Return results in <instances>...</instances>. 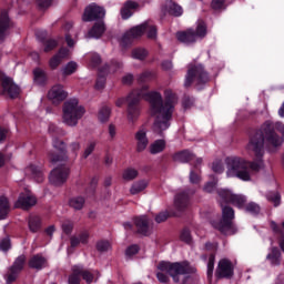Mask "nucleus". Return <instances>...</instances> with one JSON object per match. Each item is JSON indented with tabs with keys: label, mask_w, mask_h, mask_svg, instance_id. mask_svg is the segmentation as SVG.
<instances>
[{
	"label": "nucleus",
	"mask_w": 284,
	"mask_h": 284,
	"mask_svg": "<svg viewBox=\"0 0 284 284\" xmlns=\"http://www.w3.org/2000/svg\"><path fill=\"white\" fill-rule=\"evenodd\" d=\"M284 124L283 122L266 121L256 133L251 138L246 149L253 152L255 160L253 162L246 161L239 156H229L225 159L226 176L240 179V181H251L252 174L250 171L258 172L265 168L263 156L265 154V146L268 150H276L283 145Z\"/></svg>",
	"instance_id": "1"
},
{
	"label": "nucleus",
	"mask_w": 284,
	"mask_h": 284,
	"mask_svg": "<svg viewBox=\"0 0 284 284\" xmlns=\"http://www.w3.org/2000/svg\"><path fill=\"white\" fill-rule=\"evenodd\" d=\"M148 90L149 87L143 85L140 90L132 91L126 99H118L115 105L116 108H121L128 102L126 119L130 123H134L141 114L139 102L141 99H144L150 103L151 116H154L155 119L153 123V132H155V134H163L165 130L170 129L172 114H174V105H176L179 99L172 90H166L164 92L165 101H163L161 93L156 91L148 92Z\"/></svg>",
	"instance_id": "2"
},
{
	"label": "nucleus",
	"mask_w": 284,
	"mask_h": 284,
	"mask_svg": "<svg viewBox=\"0 0 284 284\" xmlns=\"http://www.w3.org/2000/svg\"><path fill=\"white\" fill-rule=\"evenodd\" d=\"M220 205L222 207V221L220 222H212L211 225L224 234V236H232L236 234L239 230L235 227L234 223V209L231 206H226L227 203L235 205L240 210L245 207V203H247V199L241 194H234L232 191L227 189H220L217 190Z\"/></svg>",
	"instance_id": "3"
},
{
	"label": "nucleus",
	"mask_w": 284,
	"mask_h": 284,
	"mask_svg": "<svg viewBox=\"0 0 284 284\" xmlns=\"http://www.w3.org/2000/svg\"><path fill=\"white\" fill-rule=\"evenodd\" d=\"M158 270H160V272H158L156 277L160 283H168L170 281V277H168L169 274L174 283L191 284L192 276H190V274L196 272V268L191 266L187 262H160Z\"/></svg>",
	"instance_id": "4"
},
{
	"label": "nucleus",
	"mask_w": 284,
	"mask_h": 284,
	"mask_svg": "<svg viewBox=\"0 0 284 284\" xmlns=\"http://www.w3.org/2000/svg\"><path fill=\"white\" fill-rule=\"evenodd\" d=\"M83 114H85V108L79 104V100L69 99L62 106V123L69 128H77L79 121L83 119Z\"/></svg>",
	"instance_id": "5"
},
{
	"label": "nucleus",
	"mask_w": 284,
	"mask_h": 284,
	"mask_svg": "<svg viewBox=\"0 0 284 284\" xmlns=\"http://www.w3.org/2000/svg\"><path fill=\"white\" fill-rule=\"evenodd\" d=\"M205 37H207V24L203 20L197 21L195 31L189 29L176 33L178 41L185 45H192V43H196L199 40L205 39Z\"/></svg>",
	"instance_id": "6"
},
{
	"label": "nucleus",
	"mask_w": 284,
	"mask_h": 284,
	"mask_svg": "<svg viewBox=\"0 0 284 284\" xmlns=\"http://www.w3.org/2000/svg\"><path fill=\"white\" fill-rule=\"evenodd\" d=\"M194 81L197 82V85H203V83H207V81H210V75H207V72H205L201 64L189 68L184 81L185 88H190Z\"/></svg>",
	"instance_id": "7"
},
{
	"label": "nucleus",
	"mask_w": 284,
	"mask_h": 284,
	"mask_svg": "<svg viewBox=\"0 0 284 284\" xmlns=\"http://www.w3.org/2000/svg\"><path fill=\"white\" fill-rule=\"evenodd\" d=\"M52 145L54 151L49 153V161L51 163H63V161H68L65 142L55 138L53 139Z\"/></svg>",
	"instance_id": "8"
},
{
	"label": "nucleus",
	"mask_w": 284,
	"mask_h": 284,
	"mask_svg": "<svg viewBox=\"0 0 284 284\" xmlns=\"http://www.w3.org/2000/svg\"><path fill=\"white\" fill-rule=\"evenodd\" d=\"M70 169L65 166V164H61L51 171L49 181L51 185H54V187H61V185L68 181Z\"/></svg>",
	"instance_id": "9"
},
{
	"label": "nucleus",
	"mask_w": 284,
	"mask_h": 284,
	"mask_svg": "<svg viewBox=\"0 0 284 284\" xmlns=\"http://www.w3.org/2000/svg\"><path fill=\"white\" fill-rule=\"evenodd\" d=\"M143 34H145L144 22L142 24L133 27L129 31H126L122 36L120 43L123 48H126V45H130L132 43V41H134V39H139L140 37H143Z\"/></svg>",
	"instance_id": "10"
},
{
	"label": "nucleus",
	"mask_w": 284,
	"mask_h": 284,
	"mask_svg": "<svg viewBox=\"0 0 284 284\" xmlns=\"http://www.w3.org/2000/svg\"><path fill=\"white\" fill-rule=\"evenodd\" d=\"M103 17H105V8L91 3L84 9L82 21H97L98 19H103Z\"/></svg>",
	"instance_id": "11"
},
{
	"label": "nucleus",
	"mask_w": 284,
	"mask_h": 284,
	"mask_svg": "<svg viewBox=\"0 0 284 284\" xmlns=\"http://www.w3.org/2000/svg\"><path fill=\"white\" fill-rule=\"evenodd\" d=\"M23 265H26V255H20L19 257H17L13 265L10 267L8 274L4 275L7 284H11L17 281V276H19V272L23 270Z\"/></svg>",
	"instance_id": "12"
},
{
	"label": "nucleus",
	"mask_w": 284,
	"mask_h": 284,
	"mask_svg": "<svg viewBox=\"0 0 284 284\" xmlns=\"http://www.w3.org/2000/svg\"><path fill=\"white\" fill-rule=\"evenodd\" d=\"M34 205H37V197L31 195L30 192L20 193L14 203V207L20 210H30V207H34Z\"/></svg>",
	"instance_id": "13"
},
{
	"label": "nucleus",
	"mask_w": 284,
	"mask_h": 284,
	"mask_svg": "<svg viewBox=\"0 0 284 284\" xmlns=\"http://www.w3.org/2000/svg\"><path fill=\"white\" fill-rule=\"evenodd\" d=\"M231 276H234V265H232L230 260L222 258L217 265L216 277L231 278Z\"/></svg>",
	"instance_id": "14"
},
{
	"label": "nucleus",
	"mask_w": 284,
	"mask_h": 284,
	"mask_svg": "<svg viewBox=\"0 0 284 284\" xmlns=\"http://www.w3.org/2000/svg\"><path fill=\"white\" fill-rule=\"evenodd\" d=\"M48 99L52 103L59 104L68 99V93L63 90V85L55 84L49 90Z\"/></svg>",
	"instance_id": "15"
},
{
	"label": "nucleus",
	"mask_w": 284,
	"mask_h": 284,
	"mask_svg": "<svg viewBox=\"0 0 284 284\" xmlns=\"http://www.w3.org/2000/svg\"><path fill=\"white\" fill-rule=\"evenodd\" d=\"M194 192L183 191L178 193L174 197V207L178 209L179 212H183L190 207V196H192Z\"/></svg>",
	"instance_id": "16"
},
{
	"label": "nucleus",
	"mask_w": 284,
	"mask_h": 284,
	"mask_svg": "<svg viewBox=\"0 0 284 284\" xmlns=\"http://www.w3.org/2000/svg\"><path fill=\"white\" fill-rule=\"evenodd\" d=\"M135 226L138 227V233L143 236H149L152 232V220L146 215H141L135 220Z\"/></svg>",
	"instance_id": "17"
},
{
	"label": "nucleus",
	"mask_w": 284,
	"mask_h": 284,
	"mask_svg": "<svg viewBox=\"0 0 284 284\" xmlns=\"http://www.w3.org/2000/svg\"><path fill=\"white\" fill-rule=\"evenodd\" d=\"M2 88L4 94H8L11 99H17L21 92L19 85H17L10 78H4L2 80Z\"/></svg>",
	"instance_id": "18"
},
{
	"label": "nucleus",
	"mask_w": 284,
	"mask_h": 284,
	"mask_svg": "<svg viewBox=\"0 0 284 284\" xmlns=\"http://www.w3.org/2000/svg\"><path fill=\"white\" fill-rule=\"evenodd\" d=\"M136 141V152H145L150 141L148 140V131L145 129H140L135 133Z\"/></svg>",
	"instance_id": "19"
},
{
	"label": "nucleus",
	"mask_w": 284,
	"mask_h": 284,
	"mask_svg": "<svg viewBox=\"0 0 284 284\" xmlns=\"http://www.w3.org/2000/svg\"><path fill=\"white\" fill-rule=\"evenodd\" d=\"M24 173L37 183H43V171L37 165H29L26 168Z\"/></svg>",
	"instance_id": "20"
},
{
	"label": "nucleus",
	"mask_w": 284,
	"mask_h": 284,
	"mask_svg": "<svg viewBox=\"0 0 284 284\" xmlns=\"http://www.w3.org/2000/svg\"><path fill=\"white\" fill-rule=\"evenodd\" d=\"M105 32V23L103 21L95 22L91 30L87 33V39H101Z\"/></svg>",
	"instance_id": "21"
},
{
	"label": "nucleus",
	"mask_w": 284,
	"mask_h": 284,
	"mask_svg": "<svg viewBox=\"0 0 284 284\" xmlns=\"http://www.w3.org/2000/svg\"><path fill=\"white\" fill-rule=\"evenodd\" d=\"M69 54L70 50L65 48L60 49L59 52L50 59V69L57 70V68H59V65L61 64V61H63V59H65Z\"/></svg>",
	"instance_id": "22"
},
{
	"label": "nucleus",
	"mask_w": 284,
	"mask_h": 284,
	"mask_svg": "<svg viewBox=\"0 0 284 284\" xmlns=\"http://www.w3.org/2000/svg\"><path fill=\"white\" fill-rule=\"evenodd\" d=\"M139 8V3L132 1V0H128L123 8L121 9V17L122 19L126 20L130 19V17H132V14H134V10H136Z\"/></svg>",
	"instance_id": "23"
},
{
	"label": "nucleus",
	"mask_w": 284,
	"mask_h": 284,
	"mask_svg": "<svg viewBox=\"0 0 284 284\" xmlns=\"http://www.w3.org/2000/svg\"><path fill=\"white\" fill-rule=\"evenodd\" d=\"M43 226V222L41 217L38 215H30L28 217V229L32 234H37V232H41V227Z\"/></svg>",
	"instance_id": "24"
},
{
	"label": "nucleus",
	"mask_w": 284,
	"mask_h": 284,
	"mask_svg": "<svg viewBox=\"0 0 284 284\" xmlns=\"http://www.w3.org/2000/svg\"><path fill=\"white\" fill-rule=\"evenodd\" d=\"M12 28V24L10 23V17L8 16V11H3L0 14V39H3L6 37V33L8 30Z\"/></svg>",
	"instance_id": "25"
},
{
	"label": "nucleus",
	"mask_w": 284,
	"mask_h": 284,
	"mask_svg": "<svg viewBox=\"0 0 284 284\" xmlns=\"http://www.w3.org/2000/svg\"><path fill=\"white\" fill-rule=\"evenodd\" d=\"M149 184L150 183L148 182V180H139L133 182L130 187V194H132V196H136V194H141V192H145Z\"/></svg>",
	"instance_id": "26"
},
{
	"label": "nucleus",
	"mask_w": 284,
	"mask_h": 284,
	"mask_svg": "<svg viewBox=\"0 0 284 284\" xmlns=\"http://www.w3.org/2000/svg\"><path fill=\"white\" fill-rule=\"evenodd\" d=\"M33 83L36 85H39L40 88H43L48 83V75L45 74V71L41 69H34L33 70Z\"/></svg>",
	"instance_id": "27"
},
{
	"label": "nucleus",
	"mask_w": 284,
	"mask_h": 284,
	"mask_svg": "<svg viewBox=\"0 0 284 284\" xmlns=\"http://www.w3.org/2000/svg\"><path fill=\"white\" fill-rule=\"evenodd\" d=\"M164 10L173 17H181V14H183V8L172 0L166 1Z\"/></svg>",
	"instance_id": "28"
},
{
	"label": "nucleus",
	"mask_w": 284,
	"mask_h": 284,
	"mask_svg": "<svg viewBox=\"0 0 284 284\" xmlns=\"http://www.w3.org/2000/svg\"><path fill=\"white\" fill-rule=\"evenodd\" d=\"M101 70H104L105 74H116L120 70H123V62L116 60L111 61L110 64H104Z\"/></svg>",
	"instance_id": "29"
},
{
	"label": "nucleus",
	"mask_w": 284,
	"mask_h": 284,
	"mask_svg": "<svg viewBox=\"0 0 284 284\" xmlns=\"http://www.w3.org/2000/svg\"><path fill=\"white\" fill-rule=\"evenodd\" d=\"M271 230L276 234V236L281 237L280 241V247L282 252H284V221L282 222L281 225L276 224V222L272 221L271 222Z\"/></svg>",
	"instance_id": "30"
},
{
	"label": "nucleus",
	"mask_w": 284,
	"mask_h": 284,
	"mask_svg": "<svg viewBox=\"0 0 284 284\" xmlns=\"http://www.w3.org/2000/svg\"><path fill=\"white\" fill-rule=\"evenodd\" d=\"M8 214H10V201L2 195L0 196V221H6Z\"/></svg>",
	"instance_id": "31"
},
{
	"label": "nucleus",
	"mask_w": 284,
	"mask_h": 284,
	"mask_svg": "<svg viewBox=\"0 0 284 284\" xmlns=\"http://www.w3.org/2000/svg\"><path fill=\"white\" fill-rule=\"evenodd\" d=\"M45 265H47V261H45V257H43V255H39V254L34 255L29 261V267H32V270H43Z\"/></svg>",
	"instance_id": "32"
},
{
	"label": "nucleus",
	"mask_w": 284,
	"mask_h": 284,
	"mask_svg": "<svg viewBox=\"0 0 284 284\" xmlns=\"http://www.w3.org/2000/svg\"><path fill=\"white\" fill-rule=\"evenodd\" d=\"M80 276H82L83 281H85V283H88V284L94 283V281H97V278H99V271L83 270V266H82Z\"/></svg>",
	"instance_id": "33"
},
{
	"label": "nucleus",
	"mask_w": 284,
	"mask_h": 284,
	"mask_svg": "<svg viewBox=\"0 0 284 284\" xmlns=\"http://www.w3.org/2000/svg\"><path fill=\"white\" fill-rule=\"evenodd\" d=\"M173 160L178 161V163H190V161L194 160V154L190 151H181L173 155Z\"/></svg>",
	"instance_id": "34"
},
{
	"label": "nucleus",
	"mask_w": 284,
	"mask_h": 284,
	"mask_svg": "<svg viewBox=\"0 0 284 284\" xmlns=\"http://www.w3.org/2000/svg\"><path fill=\"white\" fill-rule=\"evenodd\" d=\"M83 270L82 265H74L72 267V274L69 276V284H80L81 283V272Z\"/></svg>",
	"instance_id": "35"
},
{
	"label": "nucleus",
	"mask_w": 284,
	"mask_h": 284,
	"mask_svg": "<svg viewBox=\"0 0 284 284\" xmlns=\"http://www.w3.org/2000/svg\"><path fill=\"white\" fill-rule=\"evenodd\" d=\"M271 265H281V251L276 247H273L271 253L266 256Z\"/></svg>",
	"instance_id": "36"
},
{
	"label": "nucleus",
	"mask_w": 284,
	"mask_h": 284,
	"mask_svg": "<svg viewBox=\"0 0 284 284\" xmlns=\"http://www.w3.org/2000/svg\"><path fill=\"white\" fill-rule=\"evenodd\" d=\"M69 205L73 210H83L85 205V197L83 196H73L69 200Z\"/></svg>",
	"instance_id": "37"
},
{
	"label": "nucleus",
	"mask_w": 284,
	"mask_h": 284,
	"mask_svg": "<svg viewBox=\"0 0 284 284\" xmlns=\"http://www.w3.org/2000/svg\"><path fill=\"white\" fill-rule=\"evenodd\" d=\"M73 28L72 22H67L62 26L63 31L65 32V42L68 44L69 48H74L77 40L72 39V37H70V29Z\"/></svg>",
	"instance_id": "38"
},
{
	"label": "nucleus",
	"mask_w": 284,
	"mask_h": 284,
	"mask_svg": "<svg viewBox=\"0 0 284 284\" xmlns=\"http://www.w3.org/2000/svg\"><path fill=\"white\" fill-rule=\"evenodd\" d=\"M144 32H146L148 39H156V26L151 20L144 22Z\"/></svg>",
	"instance_id": "39"
},
{
	"label": "nucleus",
	"mask_w": 284,
	"mask_h": 284,
	"mask_svg": "<svg viewBox=\"0 0 284 284\" xmlns=\"http://www.w3.org/2000/svg\"><path fill=\"white\" fill-rule=\"evenodd\" d=\"M110 114H112V109L109 106H102L98 112L100 123H106V121H110Z\"/></svg>",
	"instance_id": "40"
},
{
	"label": "nucleus",
	"mask_w": 284,
	"mask_h": 284,
	"mask_svg": "<svg viewBox=\"0 0 284 284\" xmlns=\"http://www.w3.org/2000/svg\"><path fill=\"white\" fill-rule=\"evenodd\" d=\"M77 68H79V64H77V62H68L65 67L62 68L63 77H70L71 74H74V72H77Z\"/></svg>",
	"instance_id": "41"
},
{
	"label": "nucleus",
	"mask_w": 284,
	"mask_h": 284,
	"mask_svg": "<svg viewBox=\"0 0 284 284\" xmlns=\"http://www.w3.org/2000/svg\"><path fill=\"white\" fill-rule=\"evenodd\" d=\"M163 150H165V141L163 140H158L150 146L151 154H160Z\"/></svg>",
	"instance_id": "42"
},
{
	"label": "nucleus",
	"mask_w": 284,
	"mask_h": 284,
	"mask_svg": "<svg viewBox=\"0 0 284 284\" xmlns=\"http://www.w3.org/2000/svg\"><path fill=\"white\" fill-rule=\"evenodd\" d=\"M139 176V171L136 169L129 168L123 171L122 179L124 181H134Z\"/></svg>",
	"instance_id": "43"
},
{
	"label": "nucleus",
	"mask_w": 284,
	"mask_h": 284,
	"mask_svg": "<svg viewBox=\"0 0 284 284\" xmlns=\"http://www.w3.org/2000/svg\"><path fill=\"white\" fill-rule=\"evenodd\" d=\"M105 77H108L105 70L99 69V75L95 82V90H103V88H105Z\"/></svg>",
	"instance_id": "44"
},
{
	"label": "nucleus",
	"mask_w": 284,
	"mask_h": 284,
	"mask_svg": "<svg viewBox=\"0 0 284 284\" xmlns=\"http://www.w3.org/2000/svg\"><path fill=\"white\" fill-rule=\"evenodd\" d=\"M266 199L273 203L274 207H278V205H281V193L278 192H268L266 194Z\"/></svg>",
	"instance_id": "45"
},
{
	"label": "nucleus",
	"mask_w": 284,
	"mask_h": 284,
	"mask_svg": "<svg viewBox=\"0 0 284 284\" xmlns=\"http://www.w3.org/2000/svg\"><path fill=\"white\" fill-rule=\"evenodd\" d=\"M156 78V73L154 71H145L139 75L138 81L140 83H148V81H152Z\"/></svg>",
	"instance_id": "46"
},
{
	"label": "nucleus",
	"mask_w": 284,
	"mask_h": 284,
	"mask_svg": "<svg viewBox=\"0 0 284 284\" xmlns=\"http://www.w3.org/2000/svg\"><path fill=\"white\" fill-rule=\"evenodd\" d=\"M87 59L91 68H97L101 63V55L99 53H88Z\"/></svg>",
	"instance_id": "47"
},
{
	"label": "nucleus",
	"mask_w": 284,
	"mask_h": 284,
	"mask_svg": "<svg viewBox=\"0 0 284 284\" xmlns=\"http://www.w3.org/2000/svg\"><path fill=\"white\" fill-rule=\"evenodd\" d=\"M148 57V51L143 48H138L132 51V58L136 59L138 61H143Z\"/></svg>",
	"instance_id": "48"
},
{
	"label": "nucleus",
	"mask_w": 284,
	"mask_h": 284,
	"mask_svg": "<svg viewBox=\"0 0 284 284\" xmlns=\"http://www.w3.org/2000/svg\"><path fill=\"white\" fill-rule=\"evenodd\" d=\"M245 212L248 214H252L253 216H256L261 212V206L258 204L251 202L245 206Z\"/></svg>",
	"instance_id": "49"
},
{
	"label": "nucleus",
	"mask_w": 284,
	"mask_h": 284,
	"mask_svg": "<svg viewBox=\"0 0 284 284\" xmlns=\"http://www.w3.org/2000/svg\"><path fill=\"white\" fill-rule=\"evenodd\" d=\"M215 256L214 254H211L209 256V260H207V264H206V267H207V277L209 278H212V274H214V261H215Z\"/></svg>",
	"instance_id": "50"
},
{
	"label": "nucleus",
	"mask_w": 284,
	"mask_h": 284,
	"mask_svg": "<svg viewBox=\"0 0 284 284\" xmlns=\"http://www.w3.org/2000/svg\"><path fill=\"white\" fill-rule=\"evenodd\" d=\"M98 252H110L112 250V244L108 241H100L97 243Z\"/></svg>",
	"instance_id": "51"
},
{
	"label": "nucleus",
	"mask_w": 284,
	"mask_h": 284,
	"mask_svg": "<svg viewBox=\"0 0 284 284\" xmlns=\"http://www.w3.org/2000/svg\"><path fill=\"white\" fill-rule=\"evenodd\" d=\"M212 170L213 172H215V174H223V172H225L223 161L216 160L215 162H213Z\"/></svg>",
	"instance_id": "52"
},
{
	"label": "nucleus",
	"mask_w": 284,
	"mask_h": 284,
	"mask_svg": "<svg viewBox=\"0 0 284 284\" xmlns=\"http://www.w3.org/2000/svg\"><path fill=\"white\" fill-rule=\"evenodd\" d=\"M10 247H12V244L10 243V237H3L2 240H0V251L1 252H8V250H10Z\"/></svg>",
	"instance_id": "53"
},
{
	"label": "nucleus",
	"mask_w": 284,
	"mask_h": 284,
	"mask_svg": "<svg viewBox=\"0 0 284 284\" xmlns=\"http://www.w3.org/2000/svg\"><path fill=\"white\" fill-rule=\"evenodd\" d=\"M135 254H139V245L136 244L129 246L125 251V255L128 256V258H132V256H134Z\"/></svg>",
	"instance_id": "54"
},
{
	"label": "nucleus",
	"mask_w": 284,
	"mask_h": 284,
	"mask_svg": "<svg viewBox=\"0 0 284 284\" xmlns=\"http://www.w3.org/2000/svg\"><path fill=\"white\" fill-rule=\"evenodd\" d=\"M94 148H97V142L91 141L89 142L87 149L84 150L83 158L88 159L92 152H94Z\"/></svg>",
	"instance_id": "55"
},
{
	"label": "nucleus",
	"mask_w": 284,
	"mask_h": 284,
	"mask_svg": "<svg viewBox=\"0 0 284 284\" xmlns=\"http://www.w3.org/2000/svg\"><path fill=\"white\" fill-rule=\"evenodd\" d=\"M57 45H59L57 40H48V41H45V43H44V52H50V51L54 50V48H57Z\"/></svg>",
	"instance_id": "56"
},
{
	"label": "nucleus",
	"mask_w": 284,
	"mask_h": 284,
	"mask_svg": "<svg viewBox=\"0 0 284 284\" xmlns=\"http://www.w3.org/2000/svg\"><path fill=\"white\" fill-rule=\"evenodd\" d=\"M181 241H184V243H192V234L190 233V230L184 229L182 231Z\"/></svg>",
	"instance_id": "57"
},
{
	"label": "nucleus",
	"mask_w": 284,
	"mask_h": 284,
	"mask_svg": "<svg viewBox=\"0 0 284 284\" xmlns=\"http://www.w3.org/2000/svg\"><path fill=\"white\" fill-rule=\"evenodd\" d=\"M182 105L184 110H190V108L194 105V99L190 97H185L182 101Z\"/></svg>",
	"instance_id": "58"
},
{
	"label": "nucleus",
	"mask_w": 284,
	"mask_h": 284,
	"mask_svg": "<svg viewBox=\"0 0 284 284\" xmlns=\"http://www.w3.org/2000/svg\"><path fill=\"white\" fill-rule=\"evenodd\" d=\"M204 192H207L209 194H212V192H214V190H216V181L213 182H207L204 185Z\"/></svg>",
	"instance_id": "59"
},
{
	"label": "nucleus",
	"mask_w": 284,
	"mask_h": 284,
	"mask_svg": "<svg viewBox=\"0 0 284 284\" xmlns=\"http://www.w3.org/2000/svg\"><path fill=\"white\" fill-rule=\"evenodd\" d=\"M37 3L40 10H45V8H50V6H52V0H37Z\"/></svg>",
	"instance_id": "60"
},
{
	"label": "nucleus",
	"mask_w": 284,
	"mask_h": 284,
	"mask_svg": "<svg viewBox=\"0 0 284 284\" xmlns=\"http://www.w3.org/2000/svg\"><path fill=\"white\" fill-rule=\"evenodd\" d=\"M69 150H70V152H72L73 156H77V152H79V150H81V143L72 142L69 145Z\"/></svg>",
	"instance_id": "61"
},
{
	"label": "nucleus",
	"mask_w": 284,
	"mask_h": 284,
	"mask_svg": "<svg viewBox=\"0 0 284 284\" xmlns=\"http://www.w3.org/2000/svg\"><path fill=\"white\" fill-rule=\"evenodd\" d=\"M225 3V0H212V8L213 10H223V6Z\"/></svg>",
	"instance_id": "62"
},
{
	"label": "nucleus",
	"mask_w": 284,
	"mask_h": 284,
	"mask_svg": "<svg viewBox=\"0 0 284 284\" xmlns=\"http://www.w3.org/2000/svg\"><path fill=\"white\" fill-rule=\"evenodd\" d=\"M190 183L196 184L201 183V176L194 172V170H191L190 172Z\"/></svg>",
	"instance_id": "63"
},
{
	"label": "nucleus",
	"mask_w": 284,
	"mask_h": 284,
	"mask_svg": "<svg viewBox=\"0 0 284 284\" xmlns=\"http://www.w3.org/2000/svg\"><path fill=\"white\" fill-rule=\"evenodd\" d=\"M156 223H163L168 221V212H161L155 216Z\"/></svg>",
	"instance_id": "64"
}]
</instances>
